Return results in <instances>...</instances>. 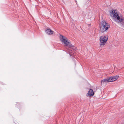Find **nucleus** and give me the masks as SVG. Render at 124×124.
<instances>
[{
	"label": "nucleus",
	"mask_w": 124,
	"mask_h": 124,
	"mask_svg": "<svg viewBox=\"0 0 124 124\" xmlns=\"http://www.w3.org/2000/svg\"><path fill=\"white\" fill-rule=\"evenodd\" d=\"M110 15L111 16L113 17L114 19H116L118 20L117 22L120 23V24L121 26H123L122 23H124L123 21L124 18L122 16H119L116 10H113L111 11Z\"/></svg>",
	"instance_id": "obj_1"
},
{
	"label": "nucleus",
	"mask_w": 124,
	"mask_h": 124,
	"mask_svg": "<svg viewBox=\"0 0 124 124\" xmlns=\"http://www.w3.org/2000/svg\"><path fill=\"white\" fill-rule=\"evenodd\" d=\"M60 38L61 41L63 43L65 46H69L70 48V49L69 52V54L70 56H71L72 54H71V51L72 50V49L74 50V49L75 48V47L73 46L72 44L68 41L67 40L66 38L64 36L62 35H60Z\"/></svg>",
	"instance_id": "obj_2"
},
{
	"label": "nucleus",
	"mask_w": 124,
	"mask_h": 124,
	"mask_svg": "<svg viewBox=\"0 0 124 124\" xmlns=\"http://www.w3.org/2000/svg\"><path fill=\"white\" fill-rule=\"evenodd\" d=\"M100 31L102 33L107 32L110 27V24L106 21L103 20L99 24Z\"/></svg>",
	"instance_id": "obj_3"
},
{
	"label": "nucleus",
	"mask_w": 124,
	"mask_h": 124,
	"mask_svg": "<svg viewBox=\"0 0 124 124\" xmlns=\"http://www.w3.org/2000/svg\"><path fill=\"white\" fill-rule=\"evenodd\" d=\"M119 76L117 75L107 78L101 81V84L106 83L108 82L114 81L117 80Z\"/></svg>",
	"instance_id": "obj_4"
},
{
	"label": "nucleus",
	"mask_w": 124,
	"mask_h": 124,
	"mask_svg": "<svg viewBox=\"0 0 124 124\" xmlns=\"http://www.w3.org/2000/svg\"><path fill=\"white\" fill-rule=\"evenodd\" d=\"M108 39V37H106V36H101L100 37V47H102L105 44Z\"/></svg>",
	"instance_id": "obj_5"
},
{
	"label": "nucleus",
	"mask_w": 124,
	"mask_h": 124,
	"mask_svg": "<svg viewBox=\"0 0 124 124\" xmlns=\"http://www.w3.org/2000/svg\"><path fill=\"white\" fill-rule=\"evenodd\" d=\"M54 31H52L50 29L47 28L45 31V32L47 34L51 35L53 34Z\"/></svg>",
	"instance_id": "obj_6"
},
{
	"label": "nucleus",
	"mask_w": 124,
	"mask_h": 124,
	"mask_svg": "<svg viewBox=\"0 0 124 124\" xmlns=\"http://www.w3.org/2000/svg\"><path fill=\"white\" fill-rule=\"evenodd\" d=\"M94 94L93 90L92 89H90L89 90L88 93L87 94V96H93Z\"/></svg>",
	"instance_id": "obj_7"
},
{
	"label": "nucleus",
	"mask_w": 124,
	"mask_h": 124,
	"mask_svg": "<svg viewBox=\"0 0 124 124\" xmlns=\"http://www.w3.org/2000/svg\"><path fill=\"white\" fill-rule=\"evenodd\" d=\"M123 24H122V25H123V26H122V27H124V23H123Z\"/></svg>",
	"instance_id": "obj_8"
}]
</instances>
